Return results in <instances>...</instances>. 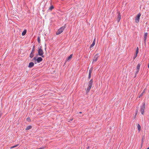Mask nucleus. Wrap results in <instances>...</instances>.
<instances>
[{
	"label": "nucleus",
	"mask_w": 149,
	"mask_h": 149,
	"mask_svg": "<svg viewBox=\"0 0 149 149\" xmlns=\"http://www.w3.org/2000/svg\"><path fill=\"white\" fill-rule=\"evenodd\" d=\"M42 60V58L41 57H38L36 59V61L38 63H40L41 61Z\"/></svg>",
	"instance_id": "6e6552de"
},
{
	"label": "nucleus",
	"mask_w": 149,
	"mask_h": 149,
	"mask_svg": "<svg viewBox=\"0 0 149 149\" xmlns=\"http://www.w3.org/2000/svg\"><path fill=\"white\" fill-rule=\"evenodd\" d=\"M37 40H38V41L39 43H40V37L39 36H38V37Z\"/></svg>",
	"instance_id": "aec40b11"
},
{
	"label": "nucleus",
	"mask_w": 149,
	"mask_h": 149,
	"mask_svg": "<svg viewBox=\"0 0 149 149\" xmlns=\"http://www.w3.org/2000/svg\"><path fill=\"white\" fill-rule=\"evenodd\" d=\"M137 54H136V55L135 56L134 58H135L137 56Z\"/></svg>",
	"instance_id": "c85d7f7f"
},
{
	"label": "nucleus",
	"mask_w": 149,
	"mask_h": 149,
	"mask_svg": "<svg viewBox=\"0 0 149 149\" xmlns=\"http://www.w3.org/2000/svg\"><path fill=\"white\" fill-rule=\"evenodd\" d=\"M27 121L29 122L31 121V119L29 118H27Z\"/></svg>",
	"instance_id": "4be33fe9"
},
{
	"label": "nucleus",
	"mask_w": 149,
	"mask_h": 149,
	"mask_svg": "<svg viewBox=\"0 0 149 149\" xmlns=\"http://www.w3.org/2000/svg\"><path fill=\"white\" fill-rule=\"evenodd\" d=\"M137 112L136 113V114H135V116H136L137 114Z\"/></svg>",
	"instance_id": "7c9ffc66"
},
{
	"label": "nucleus",
	"mask_w": 149,
	"mask_h": 149,
	"mask_svg": "<svg viewBox=\"0 0 149 149\" xmlns=\"http://www.w3.org/2000/svg\"><path fill=\"white\" fill-rule=\"evenodd\" d=\"M144 92H145V91H144V90L142 93H143V94Z\"/></svg>",
	"instance_id": "2f4dec72"
},
{
	"label": "nucleus",
	"mask_w": 149,
	"mask_h": 149,
	"mask_svg": "<svg viewBox=\"0 0 149 149\" xmlns=\"http://www.w3.org/2000/svg\"><path fill=\"white\" fill-rule=\"evenodd\" d=\"M121 19V15L120 13H118V21L119 22Z\"/></svg>",
	"instance_id": "9b49d317"
},
{
	"label": "nucleus",
	"mask_w": 149,
	"mask_h": 149,
	"mask_svg": "<svg viewBox=\"0 0 149 149\" xmlns=\"http://www.w3.org/2000/svg\"><path fill=\"white\" fill-rule=\"evenodd\" d=\"M33 59H34V60H36V57H34Z\"/></svg>",
	"instance_id": "c756f323"
},
{
	"label": "nucleus",
	"mask_w": 149,
	"mask_h": 149,
	"mask_svg": "<svg viewBox=\"0 0 149 149\" xmlns=\"http://www.w3.org/2000/svg\"><path fill=\"white\" fill-rule=\"evenodd\" d=\"M148 68H149V63L148 64Z\"/></svg>",
	"instance_id": "72a5a7b5"
},
{
	"label": "nucleus",
	"mask_w": 149,
	"mask_h": 149,
	"mask_svg": "<svg viewBox=\"0 0 149 149\" xmlns=\"http://www.w3.org/2000/svg\"><path fill=\"white\" fill-rule=\"evenodd\" d=\"M143 95V93H141V94L140 95L139 97V98H140V97H141Z\"/></svg>",
	"instance_id": "b1692460"
},
{
	"label": "nucleus",
	"mask_w": 149,
	"mask_h": 149,
	"mask_svg": "<svg viewBox=\"0 0 149 149\" xmlns=\"http://www.w3.org/2000/svg\"><path fill=\"white\" fill-rule=\"evenodd\" d=\"M141 16V14L140 13H139L137 15L136 18L135 19V21L136 23H138L139 22Z\"/></svg>",
	"instance_id": "423d86ee"
},
{
	"label": "nucleus",
	"mask_w": 149,
	"mask_h": 149,
	"mask_svg": "<svg viewBox=\"0 0 149 149\" xmlns=\"http://www.w3.org/2000/svg\"><path fill=\"white\" fill-rule=\"evenodd\" d=\"M26 32V29H25L23 31L22 33V36H24L25 35Z\"/></svg>",
	"instance_id": "f3484780"
},
{
	"label": "nucleus",
	"mask_w": 149,
	"mask_h": 149,
	"mask_svg": "<svg viewBox=\"0 0 149 149\" xmlns=\"http://www.w3.org/2000/svg\"><path fill=\"white\" fill-rule=\"evenodd\" d=\"M93 82V79H91L89 82L88 87L86 89V90L87 93L89 92L90 89H91V88L92 86Z\"/></svg>",
	"instance_id": "f257e3e1"
},
{
	"label": "nucleus",
	"mask_w": 149,
	"mask_h": 149,
	"mask_svg": "<svg viewBox=\"0 0 149 149\" xmlns=\"http://www.w3.org/2000/svg\"><path fill=\"white\" fill-rule=\"evenodd\" d=\"M99 56L98 54H97L94 56L93 59V63H95L97 61Z\"/></svg>",
	"instance_id": "39448f33"
},
{
	"label": "nucleus",
	"mask_w": 149,
	"mask_h": 149,
	"mask_svg": "<svg viewBox=\"0 0 149 149\" xmlns=\"http://www.w3.org/2000/svg\"><path fill=\"white\" fill-rule=\"evenodd\" d=\"M82 113V112H79V113Z\"/></svg>",
	"instance_id": "473e14b6"
},
{
	"label": "nucleus",
	"mask_w": 149,
	"mask_h": 149,
	"mask_svg": "<svg viewBox=\"0 0 149 149\" xmlns=\"http://www.w3.org/2000/svg\"><path fill=\"white\" fill-rule=\"evenodd\" d=\"M147 35H148V33H145L144 34L145 42H146V40L147 39Z\"/></svg>",
	"instance_id": "9d476101"
},
{
	"label": "nucleus",
	"mask_w": 149,
	"mask_h": 149,
	"mask_svg": "<svg viewBox=\"0 0 149 149\" xmlns=\"http://www.w3.org/2000/svg\"><path fill=\"white\" fill-rule=\"evenodd\" d=\"M32 128V127L31 125L29 126H27L26 128V130H28L31 129Z\"/></svg>",
	"instance_id": "dca6fc26"
},
{
	"label": "nucleus",
	"mask_w": 149,
	"mask_h": 149,
	"mask_svg": "<svg viewBox=\"0 0 149 149\" xmlns=\"http://www.w3.org/2000/svg\"><path fill=\"white\" fill-rule=\"evenodd\" d=\"M92 73V70H90L89 71V75L88 77V78L89 79H90V78L91 77V74Z\"/></svg>",
	"instance_id": "ddd939ff"
},
{
	"label": "nucleus",
	"mask_w": 149,
	"mask_h": 149,
	"mask_svg": "<svg viewBox=\"0 0 149 149\" xmlns=\"http://www.w3.org/2000/svg\"><path fill=\"white\" fill-rule=\"evenodd\" d=\"M34 55L33 53L32 52H31L30 54V57L31 58H32L33 56Z\"/></svg>",
	"instance_id": "6ab92c4d"
},
{
	"label": "nucleus",
	"mask_w": 149,
	"mask_h": 149,
	"mask_svg": "<svg viewBox=\"0 0 149 149\" xmlns=\"http://www.w3.org/2000/svg\"><path fill=\"white\" fill-rule=\"evenodd\" d=\"M38 54L39 56H41L42 57H44V55H43L44 52L42 49V46H40L38 49Z\"/></svg>",
	"instance_id": "f03ea898"
},
{
	"label": "nucleus",
	"mask_w": 149,
	"mask_h": 149,
	"mask_svg": "<svg viewBox=\"0 0 149 149\" xmlns=\"http://www.w3.org/2000/svg\"><path fill=\"white\" fill-rule=\"evenodd\" d=\"M142 106L141 107L140 111L141 112V113L142 114H143L144 113V111L145 108V103H142Z\"/></svg>",
	"instance_id": "20e7f679"
},
{
	"label": "nucleus",
	"mask_w": 149,
	"mask_h": 149,
	"mask_svg": "<svg viewBox=\"0 0 149 149\" xmlns=\"http://www.w3.org/2000/svg\"><path fill=\"white\" fill-rule=\"evenodd\" d=\"M95 44V39H94L93 42L92 44L91 45L90 47V48H91L93 47L94 46Z\"/></svg>",
	"instance_id": "f8f14e48"
},
{
	"label": "nucleus",
	"mask_w": 149,
	"mask_h": 149,
	"mask_svg": "<svg viewBox=\"0 0 149 149\" xmlns=\"http://www.w3.org/2000/svg\"><path fill=\"white\" fill-rule=\"evenodd\" d=\"M44 148H45V147H42L41 148H37V149H44Z\"/></svg>",
	"instance_id": "393cba45"
},
{
	"label": "nucleus",
	"mask_w": 149,
	"mask_h": 149,
	"mask_svg": "<svg viewBox=\"0 0 149 149\" xmlns=\"http://www.w3.org/2000/svg\"><path fill=\"white\" fill-rule=\"evenodd\" d=\"M143 140H142V144H143Z\"/></svg>",
	"instance_id": "f704fd0d"
},
{
	"label": "nucleus",
	"mask_w": 149,
	"mask_h": 149,
	"mask_svg": "<svg viewBox=\"0 0 149 149\" xmlns=\"http://www.w3.org/2000/svg\"><path fill=\"white\" fill-rule=\"evenodd\" d=\"M18 145V144H17V145H15L14 146L11 147L10 148L11 149V148H15Z\"/></svg>",
	"instance_id": "412c9836"
},
{
	"label": "nucleus",
	"mask_w": 149,
	"mask_h": 149,
	"mask_svg": "<svg viewBox=\"0 0 149 149\" xmlns=\"http://www.w3.org/2000/svg\"><path fill=\"white\" fill-rule=\"evenodd\" d=\"M65 28V26H63L61 27L56 32V35H58L60 34L63 32Z\"/></svg>",
	"instance_id": "7ed1b4c3"
},
{
	"label": "nucleus",
	"mask_w": 149,
	"mask_h": 149,
	"mask_svg": "<svg viewBox=\"0 0 149 149\" xmlns=\"http://www.w3.org/2000/svg\"><path fill=\"white\" fill-rule=\"evenodd\" d=\"M72 54H71L70 55V56L68 57V59H67V61H69L72 58Z\"/></svg>",
	"instance_id": "4468645a"
},
{
	"label": "nucleus",
	"mask_w": 149,
	"mask_h": 149,
	"mask_svg": "<svg viewBox=\"0 0 149 149\" xmlns=\"http://www.w3.org/2000/svg\"><path fill=\"white\" fill-rule=\"evenodd\" d=\"M140 64H138L136 67V71L135 72V74H137L139 72V70L140 67Z\"/></svg>",
	"instance_id": "0eeeda50"
},
{
	"label": "nucleus",
	"mask_w": 149,
	"mask_h": 149,
	"mask_svg": "<svg viewBox=\"0 0 149 149\" xmlns=\"http://www.w3.org/2000/svg\"><path fill=\"white\" fill-rule=\"evenodd\" d=\"M137 128L139 131H140L141 130V127L140 125L139 124H138Z\"/></svg>",
	"instance_id": "a211bd4d"
},
{
	"label": "nucleus",
	"mask_w": 149,
	"mask_h": 149,
	"mask_svg": "<svg viewBox=\"0 0 149 149\" xmlns=\"http://www.w3.org/2000/svg\"><path fill=\"white\" fill-rule=\"evenodd\" d=\"M142 145H143L142 143H141V148L142 147Z\"/></svg>",
	"instance_id": "cd10ccee"
},
{
	"label": "nucleus",
	"mask_w": 149,
	"mask_h": 149,
	"mask_svg": "<svg viewBox=\"0 0 149 149\" xmlns=\"http://www.w3.org/2000/svg\"><path fill=\"white\" fill-rule=\"evenodd\" d=\"M34 65V63L33 62H31L29 64L28 67L29 68L32 67Z\"/></svg>",
	"instance_id": "1a4fd4ad"
},
{
	"label": "nucleus",
	"mask_w": 149,
	"mask_h": 149,
	"mask_svg": "<svg viewBox=\"0 0 149 149\" xmlns=\"http://www.w3.org/2000/svg\"><path fill=\"white\" fill-rule=\"evenodd\" d=\"M34 50H35V49L34 48V46H33V47L32 49L31 52H32L33 53H34Z\"/></svg>",
	"instance_id": "5701e85b"
},
{
	"label": "nucleus",
	"mask_w": 149,
	"mask_h": 149,
	"mask_svg": "<svg viewBox=\"0 0 149 149\" xmlns=\"http://www.w3.org/2000/svg\"><path fill=\"white\" fill-rule=\"evenodd\" d=\"M147 149H149V147H148Z\"/></svg>",
	"instance_id": "c9c22d12"
},
{
	"label": "nucleus",
	"mask_w": 149,
	"mask_h": 149,
	"mask_svg": "<svg viewBox=\"0 0 149 149\" xmlns=\"http://www.w3.org/2000/svg\"><path fill=\"white\" fill-rule=\"evenodd\" d=\"M54 8V7L52 5L49 8V10L50 11H51Z\"/></svg>",
	"instance_id": "2eb2a0df"
},
{
	"label": "nucleus",
	"mask_w": 149,
	"mask_h": 149,
	"mask_svg": "<svg viewBox=\"0 0 149 149\" xmlns=\"http://www.w3.org/2000/svg\"><path fill=\"white\" fill-rule=\"evenodd\" d=\"M138 50H139V48H138V47H137L136 48V51H138Z\"/></svg>",
	"instance_id": "bb28decb"
},
{
	"label": "nucleus",
	"mask_w": 149,
	"mask_h": 149,
	"mask_svg": "<svg viewBox=\"0 0 149 149\" xmlns=\"http://www.w3.org/2000/svg\"><path fill=\"white\" fill-rule=\"evenodd\" d=\"M138 51L136 50V54H137L138 53Z\"/></svg>",
	"instance_id": "a878e982"
}]
</instances>
